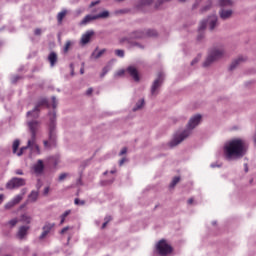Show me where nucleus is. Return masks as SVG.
Listing matches in <instances>:
<instances>
[{
  "instance_id": "1",
  "label": "nucleus",
  "mask_w": 256,
  "mask_h": 256,
  "mask_svg": "<svg viewBox=\"0 0 256 256\" xmlns=\"http://www.w3.org/2000/svg\"><path fill=\"white\" fill-rule=\"evenodd\" d=\"M57 98L53 96L51 98V101H47L45 98H42L38 101L36 106L32 111L27 112V125H28V140L27 145L22 147L19 151V145H21V142L19 140H15L12 145V152L14 155H17V157H21L25 151H29V157H37V155H41V148L39 147V144H37V137H39V129H41V122H39L37 119L39 118V111H41L42 107H53L54 109H57L58 105Z\"/></svg>"
},
{
  "instance_id": "2",
  "label": "nucleus",
  "mask_w": 256,
  "mask_h": 256,
  "mask_svg": "<svg viewBox=\"0 0 256 256\" xmlns=\"http://www.w3.org/2000/svg\"><path fill=\"white\" fill-rule=\"evenodd\" d=\"M221 151L225 161H238L247 153V142L239 137L228 139L222 145Z\"/></svg>"
},
{
  "instance_id": "3",
  "label": "nucleus",
  "mask_w": 256,
  "mask_h": 256,
  "mask_svg": "<svg viewBox=\"0 0 256 256\" xmlns=\"http://www.w3.org/2000/svg\"><path fill=\"white\" fill-rule=\"evenodd\" d=\"M201 121H203V115L201 114H194L190 117L187 128L182 131L176 132L172 139L169 142L170 147H177V145H180V143H183L187 137L193 133V129L196 127H199L201 125Z\"/></svg>"
},
{
  "instance_id": "4",
  "label": "nucleus",
  "mask_w": 256,
  "mask_h": 256,
  "mask_svg": "<svg viewBox=\"0 0 256 256\" xmlns=\"http://www.w3.org/2000/svg\"><path fill=\"white\" fill-rule=\"evenodd\" d=\"M225 57V46L218 45L214 46L210 51L209 54L204 61V67H209L215 61H219V59H223Z\"/></svg>"
},
{
  "instance_id": "5",
  "label": "nucleus",
  "mask_w": 256,
  "mask_h": 256,
  "mask_svg": "<svg viewBox=\"0 0 256 256\" xmlns=\"http://www.w3.org/2000/svg\"><path fill=\"white\" fill-rule=\"evenodd\" d=\"M158 33L156 30L148 29V30H137L132 33L131 38L129 37H122L119 39L120 43H130L132 42L131 39H143L144 37H157Z\"/></svg>"
},
{
  "instance_id": "6",
  "label": "nucleus",
  "mask_w": 256,
  "mask_h": 256,
  "mask_svg": "<svg viewBox=\"0 0 256 256\" xmlns=\"http://www.w3.org/2000/svg\"><path fill=\"white\" fill-rule=\"evenodd\" d=\"M49 140H44V147L47 149L51 143H55V111L49 112Z\"/></svg>"
},
{
  "instance_id": "7",
  "label": "nucleus",
  "mask_w": 256,
  "mask_h": 256,
  "mask_svg": "<svg viewBox=\"0 0 256 256\" xmlns=\"http://www.w3.org/2000/svg\"><path fill=\"white\" fill-rule=\"evenodd\" d=\"M155 252L157 253V255L167 256V255H171V253H173V248L171 247V245H169V243H167V241L160 240L156 244Z\"/></svg>"
},
{
  "instance_id": "8",
  "label": "nucleus",
  "mask_w": 256,
  "mask_h": 256,
  "mask_svg": "<svg viewBox=\"0 0 256 256\" xmlns=\"http://www.w3.org/2000/svg\"><path fill=\"white\" fill-rule=\"evenodd\" d=\"M163 81H165V74L159 73L151 86L150 93L152 97H157L159 95V91H161V85H163Z\"/></svg>"
},
{
  "instance_id": "9",
  "label": "nucleus",
  "mask_w": 256,
  "mask_h": 256,
  "mask_svg": "<svg viewBox=\"0 0 256 256\" xmlns=\"http://www.w3.org/2000/svg\"><path fill=\"white\" fill-rule=\"evenodd\" d=\"M26 183L27 182L24 178L13 177L10 181L7 182L6 189H19V187H24Z\"/></svg>"
},
{
  "instance_id": "10",
  "label": "nucleus",
  "mask_w": 256,
  "mask_h": 256,
  "mask_svg": "<svg viewBox=\"0 0 256 256\" xmlns=\"http://www.w3.org/2000/svg\"><path fill=\"white\" fill-rule=\"evenodd\" d=\"M43 171H45V163L43 160L39 159L32 165L31 172L34 175L39 176L43 175Z\"/></svg>"
},
{
  "instance_id": "11",
  "label": "nucleus",
  "mask_w": 256,
  "mask_h": 256,
  "mask_svg": "<svg viewBox=\"0 0 256 256\" xmlns=\"http://www.w3.org/2000/svg\"><path fill=\"white\" fill-rule=\"evenodd\" d=\"M204 21H206V27L208 25V29H210V31H214L217 28V25H219V18L216 14L210 15L208 19H204Z\"/></svg>"
},
{
  "instance_id": "12",
  "label": "nucleus",
  "mask_w": 256,
  "mask_h": 256,
  "mask_svg": "<svg viewBox=\"0 0 256 256\" xmlns=\"http://www.w3.org/2000/svg\"><path fill=\"white\" fill-rule=\"evenodd\" d=\"M55 227V223L46 222L44 226L42 227V233L39 236V239L42 241L43 239H47L49 234L51 233V230Z\"/></svg>"
},
{
  "instance_id": "13",
  "label": "nucleus",
  "mask_w": 256,
  "mask_h": 256,
  "mask_svg": "<svg viewBox=\"0 0 256 256\" xmlns=\"http://www.w3.org/2000/svg\"><path fill=\"white\" fill-rule=\"evenodd\" d=\"M95 35V31L88 30L84 34H82L80 39V45H87V43H91V38Z\"/></svg>"
},
{
  "instance_id": "14",
  "label": "nucleus",
  "mask_w": 256,
  "mask_h": 256,
  "mask_svg": "<svg viewBox=\"0 0 256 256\" xmlns=\"http://www.w3.org/2000/svg\"><path fill=\"white\" fill-rule=\"evenodd\" d=\"M126 72L134 81H140L141 78L139 77V70H137V67L131 65L126 69Z\"/></svg>"
},
{
  "instance_id": "15",
  "label": "nucleus",
  "mask_w": 256,
  "mask_h": 256,
  "mask_svg": "<svg viewBox=\"0 0 256 256\" xmlns=\"http://www.w3.org/2000/svg\"><path fill=\"white\" fill-rule=\"evenodd\" d=\"M207 29V21L201 20L198 26V36H197V41H201L205 37V31Z\"/></svg>"
},
{
  "instance_id": "16",
  "label": "nucleus",
  "mask_w": 256,
  "mask_h": 256,
  "mask_svg": "<svg viewBox=\"0 0 256 256\" xmlns=\"http://www.w3.org/2000/svg\"><path fill=\"white\" fill-rule=\"evenodd\" d=\"M219 16L223 21H227V19H231V17H233V10L221 8L219 10Z\"/></svg>"
},
{
  "instance_id": "17",
  "label": "nucleus",
  "mask_w": 256,
  "mask_h": 256,
  "mask_svg": "<svg viewBox=\"0 0 256 256\" xmlns=\"http://www.w3.org/2000/svg\"><path fill=\"white\" fill-rule=\"evenodd\" d=\"M247 61V56L240 55L236 59H234L230 65L231 71L233 69H236L238 65H241V63H245Z\"/></svg>"
},
{
  "instance_id": "18",
  "label": "nucleus",
  "mask_w": 256,
  "mask_h": 256,
  "mask_svg": "<svg viewBox=\"0 0 256 256\" xmlns=\"http://www.w3.org/2000/svg\"><path fill=\"white\" fill-rule=\"evenodd\" d=\"M93 21H97V16L96 15H86L82 21L79 23V25L81 27H85V25H89V23L93 22Z\"/></svg>"
},
{
  "instance_id": "19",
  "label": "nucleus",
  "mask_w": 256,
  "mask_h": 256,
  "mask_svg": "<svg viewBox=\"0 0 256 256\" xmlns=\"http://www.w3.org/2000/svg\"><path fill=\"white\" fill-rule=\"evenodd\" d=\"M27 233H29V226H21L18 229V233H17V237L18 239H25V237H27Z\"/></svg>"
},
{
  "instance_id": "20",
  "label": "nucleus",
  "mask_w": 256,
  "mask_h": 256,
  "mask_svg": "<svg viewBox=\"0 0 256 256\" xmlns=\"http://www.w3.org/2000/svg\"><path fill=\"white\" fill-rule=\"evenodd\" d=\"M115 63V60H110L106 66L102 69V72L100 74V77L103 79V77H105V75H107V73L113 68V65Z\"/></svg>"
},
{
  "instance_id": "21",
  "label": "nucleus",
  "mask_w": 256,
  "mask_h": 256,
  "mask_svg": "<svg viewBox=\"0 0 256 256\" xmlns=\"http://www.w3.org/2000/svg\"><path fill=\"white\" fill-rule=\"evenodd\" d=\"M107 52V49H96L95 51L92 52L90 59H100V57H103L105 53Z\"/></svg>"
},
{
  "instance_id": "22",
  "label": "nucleus",
  "mask_w": 256,
  "mask_h": 256,
  "mask_svg": "<svg viewBox=\"0 0 256 256\" xmlns=\"http://www.w3.org/2000/svg\"><path fill=\"white\" fill-rule=\"evenodd\" d=\"M155 3V0H139L137 7L141 9V7H149Z\"/></svg>"
},
{
  "instance_id": "23",
  "label": "nucleus",
  "mask_w": 256,
  "mask_h": 256,
  "mask_svg": "<svg viewBox=\"0 0 256 256\" xmlns=\"http://www.w3.org/2000/svg\"><path fill=\"white\" fill-rule=\"evenodd\" d=\"M145 107V99L141 98L139 99L135 106L132 108L133 111H141V109Z\"/></svg>"
},
{
  "instance_id": "24",
  "label": "nucleus",
  "mask_w": 256,
  "mask_h": 256,
  "mask_svg": "<svg viewBox=\"0 0 256 256\" xmlns=\"http://www.w3.org/2000/svg\"><path fill=\"white\" fill-rule=\"evenodd\" d=\"M48 61L51 67H55V64L57 63V53L51 52L48 56Z\"/></svg>"
},
{
  "instance_id": "25",
  "label": "nucleus",
  "mask_w": 256,
  "mask_h": 256,
  "mask_svg": "<svg viewBox=\"0 0 256 256\" xmlns=\"http://www.w3.org/2000/svg\"><path fill=\"white\" fill-rule=\"evenodd\" d=\"M111 13L109 12V10H104L98 14H96V20L97 19H109Z\"/></svg>"
},
{
  "instance_id": "26",
  "label": "nucleus",
  "mask_w": 256,
  "mask_h": 256,
  "mask_svg": "<svg viewBox=\"0 0 256 256\" xmlns=\"http://www.w3.org/2000/svg\"><path fill=\"white\" fill-rule=\"evenodd\" d=\"M220 7H233L234 1L233 0H218Z\"/></svg>"
},
{
  "instance_id": "27",
  "label": "nucleus",
  "mask_w": 256,
  "mask_h": 256,
  "mask_svg": "<svg viewBox=\"0 0 256 256\" xmlns=\"http://www.w3.org/2000/svg\"><path fill=\"white\" fill-rule=\"evenodd\" d=\"M38 197H39V192H37V191H32V192L30 193V195L28 196V199H29V201H31L32 203H35V201H37Z\"/></svg>"
},
{
  "instance_id": "28",
  "label": "nucleus",
  "mask_w": 256,
  "mask_h": 256,
  "mask_svg": "<svg viewBox=\"0 0 256 256\" xmlns=\"http://www.w3.org/2000/svg\"><path fill=\"white\" fill-rule=\"evenodd\" d=\"M66 15H67V10H62L61 12H59L57 15L58 23H63V19H65Z\"/></svg>"
},
{
  "instance_id": "29",
  "label": "nucleus",
  "mask_w": 256,
  "mask_h": 256,
  "mask_svg": "<svg viewBox=\"0 0 256 256\" xmlns=\"http://www.w3.org/2000/svg\"><path fill=\"white\" fill-rule=\"evenodd\" d=\"M20 221H22V223H26L27 225H29V223H31V216H29L28 214H22L20 216Z\"/></svg>"
},
{
  "instance_id": "30",
  "label": "nucleus",
  "mask_w": 256,
  "mask_h": 256,
  "mask_svg": "<svg viewBox=\"0 0 256 256\" xmlns=\"http://www.w3.org/2000/svg\"><path fill=\"white\" fill-rule=\"evenodd\" d=\"M73 45H75V41L68 40L64 46V53H68L71 47H73Z\"/></svg>"
},
{
  "instance_id": "31",
  "label": "nucleus",
  "mask_w": 256,
  "mask_h": 256,
  "mask_svg": "<svg viewBox=\"0 0 256 256\" xmlns=\"http://www.w3.org/2000/svg\"><path fill=\"white\" fill-rule=\"evenodd\" d=\"M69 215H71V210H67L61 215L60 225H63L65 223V219H67Z\"/></svg>"
},
{
  "instance_id": "32",
  "label": "nucleus",
  "mask_w": 256,
  "mask_h": 256,
  "mask_svg": "<svg viewBox=\"0 0 256 256\" xmlns=\"http://www.w3.org/2000/svg\"><path fill=\"white\" fill-rule=\"evenodd\" d=\"M23 200V195H17L12 199V203H14V205H17L19 203H21V201Z\"/></svg>"
},
{
  "instance_id": "33",
  "label": "nucleus",
  "mask_w": 256,
  "mask_h": 256,
  "mask_svg": "<svg viewBox=\"0 0 256 256\" xmlns=\"http://www.w3.org/2000/svg\"><path fill=\"white\" fill-rule=\"evenodd\" d=\"M130 45L132 47H136V49H145V45L144 44H141L139 42H131Z\"/></svg>"
},
{
  "instance_id": "34",
  "label": "nucleus",
  "mask_w": 256,
  "mask_h": 256,
  "mask_svg": "<svg viewBox=\"0 0 256 256\" xmlns=\"http://www.w3.org/2000/svg\"><path fill=\"white\" fill-rule=\"evenodd\" d=\"M125 75V69H120L114 73L115 79L123 77Z\"/></svg>"
},
{
  "instance_id": "35",
  "label": "nucleus",
  "mask_w": 256,
  "mask_h": 256,
  "mask_svg": "<svg viewBox=\"0 0 256 256\" xmlns=\"http://www.w3.org/2000/svg\"><path fill=\"white\" fill-rule=\"evenodd\" d=\"M17 223H19V219L17 218H13L12 220H10L7 225L10 227V228H13L15 227V225H17Z\"/></svg>"
},
{
  "instance_id": "36",
  "label": "nucleus",
  "mask_w": 256,
  "mask_h": 256,
  "mask_svg": "<svg viewBox=\"0 0 256 256\" xmlns=\"http://www.w3.org/2000/svg\"><path fill=\"white\" fill-rule=\"evenodd\" d=\"M179 181H181V178L179 176L174 177L170 184L171 189H173V187H175V185H177V183H179Z\"/></svg>"
},
{
  "instance_id": "37",
  "label": "nucleus",
  "mask_w": 256,
  "mask_h": 256,
  "mask_svg": "<svg viewBox=\"0 0 256 256\" xmlns=\"http://www.w3.org/2000/svg\"><path fill=\"white\" fill-rule=\"evenodd\" d=\"M169 1H171V0H157V1L155 2V9H159L160 6L163 5V3H167V2H169Z\"/></svg>"
},
{
  "instance_id": "38",
  "label": "nucleus",
  "mask_w": 256,
  "mask_h": 256,
  "mask_svg": "<svg viewBox=\"0 0 256 256\" xmlns=\"http://www.w3.org/2000/svg\"><path fill=\"white\" fill-rule=\"evenodd\" d=\"M85 12V8H77L75 11H74V17H79L82 13Z\"/></svg>"
},
{
  "instance_id": "39",
  "label": "nucleus",
  "mask_w": 256,
  "mask_h": 256,
  "mask_svg": "<svg viewBox=\"0 0 256 256\" xmlns=\"http://www.w3.org/2000/svg\"><path fill=\"white\" fill-rule=\"evenodd\" d=\"M67 177H69V173H62L59 175L58 181H60V183H61V182L65 181V179H67Z\"/></svg>"
},
{
  "instance_id": "40",
  "label": "nucleus",
  "mask_w": 256,
  "mask_h": 256,
  "mask_svg": "<svg viewBox=\"0 0 256 256\" xmlns=\"http://www.w3.org/2000/svg\"><path fill=\"white\" fill-rule=\"evenodd\" d=\"M115 55H117V57H125V51L123 50H115Z\"/></svg>"
},
{
  "instance_id": "41",
  "label": "nucleus",
  "mask_w": 256,
  "mask_h": 256,
  "mask_svg": "<svg viewBox=\"0 0 256 256\" xmlns=\"http://www.w3.org/2000/svg\"><path fill=\"white\" fill-rule=\"evenodd\" d=\"M48 161L52 163V165H57V163H59V160L55 157H50Z\"/></svg>"
},
{
  "instance_id": "42",
  "label": "nucleus",
  "mask_w": 256,
  "mask_h": 256,
  "mask_svg": "<svg viewBox=\"0 0 256 256\" xmlns=\"http://www.w3.org/2000/svg\"><path fill=\"white\" fill-rule=\"evenodd\" d=\"M71 227L67 226V227H64L62 230H61V235H65V233H69V231H71Z\"/></svg>"
},
{
  "instance_id": "43",
  "label": "nucleus",
  "mask_w": 256,
  "mask_h": 256,
  "mask_svg": "<svg viewBox=\"0 0 256 256\" xmlns=\"http://www.w3.org/2000/svg\"><path fill=\"white\" fill-rule=\"evenodd\" d=\"M12 207H15V203L12 200L5 205V209H12Z\"/></svg>"
},
{
  "instance_id": "44",
  "label": "nucleus",
  "mask_w": 256,
  "mask_h": 256,
  "mask_svg": "<svg viewBox=\"0 0 256 256\" xmlns=\"http://www.w3.org/2000/svg\"><path fill=\"white\" fill-rule=\"evenodd\" d=\"M111 221V217H106L105 222L102 224V229H105L107 227V224Z\"/></svg>"
},
{
  "instance_id": "45",
  "label": "nucleus",
  "mask_w": 256,
  "mask_h": 256,
  "mask_svg": "<svg viewBox=\"0 0 256 256\" xmlns=\"http://www.w3.org/2000/svg\"><path fill=\"white\" fill-rule=\"evenodd\" d=\"M210 9H211V2H209L208 5L202 8V12L209 11Z\"/></svg>"
},
{
  "instance_id": "46",
  "label": "nucleus",
  "mask_w": 256,
  "mask_h": 256,
  "mask_svg": "<svg viewBox=\"0 0 256 256\" xmlns=\"http://www.w3.org/2000/svg\"><path fill=\"white\" fill-rule=\"evenodd\" d=\"M200 59H201V56H197L192 60L191 65H195L196 63H199Z\"/></svg>"
},
{
  "instance_id": "47",
  "label": "nucleus",
  "mask_w": 256,
  "mask_h": 256,
  "mask_svg": "<svg viewBox=\"0 0 256 256\" xmlns=\"http://www.w3.org/2000/svg\"><path fill=\"white\" fill-rule=\"evenodd\" d=\"M75 205H85V201L79 200V199H75Z\"/></svg>"
},
{
  "instance_id": "48",
  "label": "nucleus",
  "mask_w": 256,
  "mask_h": 256,
  "mask_svg": "<svg viewBox=\"0 0 256 256\" xmlns=\"http://www.w3.org/2000/svg\"><path fill=\"white\" fill-rule=\"evenodd\" d=\"M210 167H211L212 169H215L216 167H221V164H219V163H217V162H214V163L210 164Z\"/></svg>"
},
{
  "instance_id": "49",
  "label": "nucleus",
  "mask_w": 256,
  "mask_h": 256,
  "mask_svg": "<svg viewBox=\"0 0 256 256\" xmlns=\"http://www.w3.org/2000/svg\"><path fill=\"white\" fill-rule=\"evenodd\" d=\"M100 3H101L100 0L93 1V2H91V4H90V8L95 7V5H99Z\"/></svg>"
},
{
  "instance_id": "50",
  "label": "nucleus",
  "mask_w": 256,
  "mask_h": 256,
  "mask_svg": "<svg viewBox=\"0 0 256 256\" xmlns=\"http://www.w3.org/2000/svg\"><path fill=\"white\" fill-rule=\"evenodd\" d=\"M202 0H196L194 5H193V9H197V7H199V3H201Z\"/></svg>"
},
{
  "instance_id": "51",
  "label": "nucleus",
  "mask_w": 256,
  "mask_h": 256,
  "mask_svg": "<svg viewBox=\"0 0 256 256\" xmlns=\"http://www.w3.org/2000/svg\"><path fill=\"white\" fill-rule=\"evenodd\" d=\"M35 35H41V33H43V30H41L40 28H37L35 31H34Z\"/></svg>"
},
{
  "instance_id": "52",
  "label": "nucleus",
  "mask_w": 256,
  "mask_h": 256,
  "mask_svg": "<svg viewBox=\"0 0 256 256\" xmlns=\"http://www.w3.org/2000/svg\"><path fill=\"white\" fill-rule=\"evenodd\" d=\"M15 174L16 175H24L23 170H21V169L16 170Z\"/></svg>"
},
{
  "instance_id": "53",
  "label": "nucleus",
  "mask_w": 256,
  "mask_h": 256,
  "mask_svg": "<svg viewBox=\"0 0 256 256\" xmlns=\"http://www.w3.org/2000/svg\"><path fill=\"white\" fill-rule=\"evenodd\" d=\"M93 93V88H89L87 91H86V95H91Z\"/></svg>"
},
{
  "instance_id": "54",
  "label": "nucleus",
  "mask_w": 256,
  "mask_h": 256,
  "mask_svg": "<svg viewBox=\"0 0 256 256\" xmlns=\"http://www.w3.org/2000/svg\"><path fill=\"white\" fill-rule=\"evenodd\" d=\"M18 79H19V76L12 77V83H17Z\"/></svg>"
},
{
  "instance_id": "55",
  "label": "nucleus",
  "mask_w": 256,
  "mask_h": 256,
  "mask_svg": "<svg viewBox=\"0 0 256 256\" xmlns=\"http://www.w3.org/2000/svg\"><path fill=\"white\" fill-rule=\"evenodd\" d=\"M244 171L245 173H249V166L247 164H244Z\"/></svg>"
},
{
  "instance_id": "56",
  "label": "nucleus",
  "mask_w": 256,
  "mask_h": 256,
  "mask_svg": "<svg viewBox=\"0 0 256 256\" xmlns=\"http://www.w3.org/2000/svg\"><path fill=\"white\" fill-rule=\"evenodd\" d=\"M125 153H127V148H123V149L120 151V155H125Z\"/></svg>"
},
{
  "instance_id": "57",
  "label": "nucleus",
  "mask_w": 256,
  "mask_h": 256,
  "mask_svg": "<svg viewBox=\"0 0 256 256\" xmlns=\"http://www.w3.org/2000/svg\"><path fill=\"white\" fill-rule=\"evenodd\" d=\"M21 193H22V194H19V195H22V197H23V195H25V193H27V188L22 189V190H21Z\"/></svg>"
},
{
  "instance_id": "58",
  "label": "nucleus",
  "mask_w": 256,
  "mask_h": 256,
  "mask_svg": "<svg viewBox=\"0 0 256 256\" xmlns=\"http://www.w3.org/2000/svg\"><path fill=\"white\" fill-rule=\"evenodd\" d=\"M125 161H127V159L122 158V159L120 160V162H119V165H123V163H125Z\"/></svg>"
},
{
  "instance_id": "59",
  "label": "nucleus",
  "mask_w": 256,
  "mask_h": 256,
  "mask_svg": "<svg viewBox=\"0 0 256 256\" xmlns=\"http://www.w3.org/2000/svg\"><path fill=\"white\" fill-rule=\"evenodd\" d=\"M36 187H37V189H41V180H38Z\"/></svg>"
},
{
  "instance_id": "60",
  "label": "nucleus",
  "mask_w": 256,
  "mask_h": 256,
  "mask_svg": "<svg viewBox=\"0 0 256 256\" xmlns=\"http://www.w3.org/2000/svg\"><path fill=\"white\" fill-rule=\"evenodd\" d=\"M49 193V187H46L45 189H44V195H47Z\"/></svg>"
},
{
  "instance_id": "61",
  "label": "nucleus",
  "mask_w": 256,
  "mask_h": 256,
  "mask_svg": "<svg viewBox=\"0 0 256 256\" xmlns=\"http://www.w3.org/2000/svg\"><path fill=\"white\" fill-rule=\"evenodd\" d=\"M193 198H190L189 200H188V205H193Z\"/></svg>"
},
{
  "instance_id": "62",
  "label": "nucleus",
  "mask_w": 256,
  "mask_h": 256,
  "mask_svg": "<svg viewBox=\"0 0 256 256\" xmlns=\"http://www.w3.org/2000/svg\"><path fill=\"white\" fill-rule=\"evenodd\" d=\"M5 196H3V194H0V204L3 203V199Z\"/></svg>"
},
{
  "instance_id": "63",
  "label": "nucleus",
  "mask_w": 256,
  "mask_h": 256,
  "mask_svg": "<svg viewBox=\"0 0 256 256\" xmlns=\"http://www.w3.org/2000/svg\"><path fill=\"white\" fill-rule=\"evenodd\" d=\"M80 73H81V75H83V73H85V70L83 68H81Z\"/></svg>"
},
{
  "instance_id": "64",
  "label": "nucleus",
  "mask_w": 256,
  "mask_h": 256,
  "mask_svg": "<svg viewBox=\"0 0 256 256\" xmlns=\"http://www.w3.org/2000/svg\"><path fill=\"white\" fill-rule=\"evenodd\" d=\"M212 225H217V221H212Z\"/></svg>"
}]
</instances>
